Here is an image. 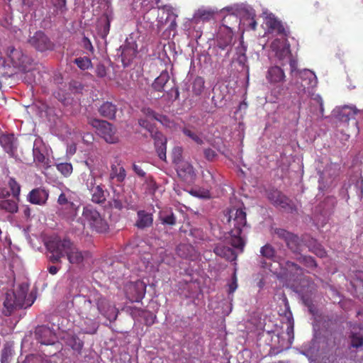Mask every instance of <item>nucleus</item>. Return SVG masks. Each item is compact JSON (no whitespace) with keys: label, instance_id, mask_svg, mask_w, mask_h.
<instances>
[{"label":"nucleus","instance_id":"f257e3e1","mask_svg":"<svg viewBox=\"0 0 363 363\" xmlns=\"http://www.w3.org/2000/svg\"><path fill=\"white\" fill-rule=\"evenodd\" d=\"M83 311L90 316V325L82 329L84 333L89 334L96 333L97 325L93 319L99 317L100 314L109 320H115L118 314L116 308L97 291H91L87 296L84 297Z\"/></svg>","mask_w":363,"mask_h":363},{"label":"nucleus","instance_id":"f03ea898","mask_svg":"<svg viewBox=\"0 0 363 363\" xmlns=\"http://www.w3.org/2000/svg\"><path fill=\"white\" fill-rule=\"evenodd\" d=\"M47 248L48 259L52 263L60 262L61 258L66 256L70 264L80 266L88 255L87 252L80 250L69 239L50 241Z\"/></svg>","mask_w":363,"mask_h":363},{"label":"nucleus","instance_id":"7ed1b4c3","mask_svg":"<svg viewBox=\"0 0 363 363\" xmlns=\"http://www.w3.org/2000/svg\"><path fill=\"white\" fill-rule=\"evenodd\" d=\"M241 19L233 15L225 16L218 27L216 36V48L225 51L223 57H228L231 51L233 38L235 28L240 25Z\"/></svg>","mask_w":363,"mask_h":363},{"label":"nucleus","instance_id":"20e7f679","mask_svg":"<svg viewBox=\"0 0 363 363\" xmlns=\"http://www.w3.org/2000/svg\"><path fill=\"white\" fill-rule=\"evenodd\" d=\"M28 291V284L26 283L21 284L13 290L8 291L5 295L4 306L6 315H10L13 311L20 308H26L33 305L35 298L29 296H27Z\"/></svg>","mask_w":363,"mask_h":363},{"label":"nucleus","instance_id":"39448f33","mask_svg":"<svg viewBox=\"0 0 363 363\" xmlns=\"http://www.w3.org/2000/svg\"><path fill=\"white\" fill-rule=\"evenodd\" d=\"M230 227H233L230 230V245L242 251L245 246V241L241 237L242 229L246 225V213L243 210L233 208L229 210L228 215L225 216Z\"/></svg>","mask_w":363,"mask_h":363},{"label":"nucleus","instance_id":"423d86ee","mask_svg":"<svg viewBox=\"0 0 363 363\" xmlns=\"http://www.w3.org/2000/svg\"><path fill=\"white\" fill-rule=\"evenodd\" d=\"M298 94H311L313 88L318 84V79L313 72L304 69L297 77L294 78L293 84Z\"/></svg>","mask_w":363,"mask_h":363},{"label":"nucleus","instance_id":"0eeeda50","mask_svg":"<svg viewBox=\"0 0 363 363\" xmlns=\"http://www.w3.org/2000/svg\"><path fill=\"white\" fill-rule=\"evenodd\" d=\"M227 11L228 13L226 16L233 15L235 17L242 16L243 24L247 21V26L252 30H255L257 27V22L255 19V12L252 7L246 4H234L224 7L220 10V12Z\"/></svg>","mask_w":363,"mask_h":363},{"label":"nucleus","instance_id":"6e6552de","mask_svg":"<svg viewBox=\"0 0 363 363\" xmlns=\"http://www.w3.org/2000/svg\"><path fill=\"white\" fill-rule=\"evenodd\" d=\"M82 219L92 229L95 230L98 233H104L108 229V224L106 221L91 206H86L84 207Z\"/></svg>","mask_w":363,"mask_h":363},{"label":"nucleus","instance_id":"1a4fd4ad","mask_svg":"<svg viewBox=\"0 0 363 363\" xmlns=\"http://www.w3.org/2000/svg\"><path fill=\"white\" fill-rule=\"evenodd\" d=\"M139 125L151 132V136L154 140L155 147L160 160L165 161L167 150V138L160 132H152V125L147 119H140Z\"/></svg>","mask_w":363,"mask_h":363},{"label":"nucleus","instance_id":"9d476101","mask_svg":"<svg viewBox=\"0 0 363 363\" xmlns=\"http://www.w3.org/2000/svg\"><path fill=\"white\" fill-rule=\"evenodd\" d=\"M218 10L211 7L201 6L195 11L193 17L184 24V29L190 30L194 25L213 20Z\"/></svg>","mask_w":363,"mask_h":363},{"label":"nucleus","instance_id":"9b49d317","mask_svg":"<svg viewBox=\"0 0 363 363\" xmlns=\"http://www.w3.org/2000/svg\"><path fill=\"white\" fill-rule=\"evenodd\" d=\"M136 37L137 34H130L126 38L125 44L120 47V50H121V61L124 67H128L136 57L138 52Z\"/></svg>","mask_w":363,"mask_h":363},{"label":"nucleus","instance_id":"f8f14e48","mask_svg":"<svg viewBox=\"0 0 363 363\" xmlns=\"http://www.w3.org/2000/svg\"><path fill=\"white\" fill-rule=\"evenodd\" d=\"M91 125L96 128L98 134L106 143L113 144L118 142L116 130L110 123L106 121L94 119L92 121Z\"/></svg>","mask_w":363,"mask_h":363},{"label":"nucleus","instance_id":"ddd939ff","mask_svg":"<svg viewBox=\"0 0 363 363\" xmlns=\"http://www.w3.org/2000/svg\"><path fill=\"white\" fill-rule=\"evenodd\" d=\"M177 16L172 6L169 5H164L158 7L157 20L160 26L169 23L168 28L170 30H175L177 28L176 19Z\"/></svg>","mask_w":363,"mask_h":363},{"label":"nucleus","instance_id":"4468645a","mask_svg":"<svg viewBox=\"0 0 363 363\" xmlns=\"http://www.w3.org/2000/svg\"><path fill=\"white\" fill-rule=\"evenodd\" d=\"M146 284L141 280L129 283L125 287L128 299L132 302L140 301L145 295Z\"/></svg>","mask_w":363,"mask_h":363},{"label":"nucleus","instance_id":"2eb2a0df","mask_svg":"<svg viewBox=\"0 0 363 363\" xmlns=\"http://www.w3.org/2000/svg\"><path fill=\"white\" fill-rule=\"evenodd\" d=\"M358 112L359 110L354 106L345 105L334 108L332 116L340 123H347L350 120L354 119Z\"/></svg>","mask_w":363,"mask_h":363},{"label":"nucleus","instance_id":"dca6fc26","mask_svg":"<svg viewBox=\"0 0 363 363\" xmlns=\"http://www.w3.org/2000/svg\"><path fill=\"white\" fill-rule=\"evenodd\" d=\"M28 43L37 50L40 52L52 50L54 47V44L42 31L35 33V34L29 38Z\"/></svg>","mask_w":363,"mask_h":363},{"label":"nucleus","instance_id":"f3484780","mask_svg":"<svg viewBox=\"0 0 363 363\" xmlns=\"http://www.w3.org/2000/svg\"><path fill=\"white\" fill-rule=\"evenodd\" d=\"M268 199L276 206L288 211H293L294 203L279 191L272 190L267 193Z\"/></svg>","mask_w":363,"mask_h":363},{"label":"nucleus","instance_id":"a211bd4d","mask_svg":"<svg viewBox=\"0 0 363 363\" xmlns=\"http://www.w3.org/2000/svg\"><path fill=\"white\" fill-rule=\"evenodd\" d=\"M8 55L14 67L26 71L28 65H30V59L21 50L10 48L8 50Z\"/></svg>","mask_w":363,"mask_h":363},{"label":"nucleus","instance_id":"6ab92c4d","mask_svg":"<svg viewBox=\"0 0 363 363\" xmlns=\"http://www.w3.org/2000/svg\"><path fill=\"white\" fill-rule=\"evenodd\" d=\"M10 192L6 188L0 189V210L14 214L18 211V201L8 199Z\"/></svg>","mask_w":363,"mask_h":363},{"label":"nucleus","instance_id":"aec40b11","mask_svg":"<svg viewBox=\"0 0 363 363\" xmlns=\"http://www.w3.org/2000/svg\"><path fill=\"white\" fill-rule=\"evenodd\" d=\"M153 211L140 209L137 211L135 226L140 230L150 228L153 224Z\"/></svg>","mask_w":363,"mask_h":363},{"label":"nucleus","instance_id":"412c9836","mask_svg":"<svg viewBox=\"0 0 363 363\" xmlns=\"http://www.w3.org/2000/svg\"><path fill=\"white\" fill-rule=\"evenodd\" d=\"M36 340L42 345H53L56 341L55 333L48 327L38 326L35 329Z\"/></svg>","mask_w":363,"mask_h":363},{"label":"nucleus","instance_id":"4be33fe9","mask_svg":"<svg viewBox=\"0 0 363 363\" xmlns=\"http://www.w3.org/2000/svg\"><path fill=\"white\" fill-rule=\"evenodd\" d=\"M49 197V192L40 187L32 189L27 195L26 200L35 205L43 206L46 203Z\"/></svg>","mask_w":363,"mask_h":363},{"label":"nucleus","instance_id":"5701e85b","mask_svg":"<svg viewBox=\"0 0 363 363\" xmlns=\"http://www.w3.org/2000/svg\"><path fill=\"white\" fill-rule=\"evenodd\" d=\"M286 75L284 70L279 66L270 67L266 74L267 82L272 85L279 84L285 81Z\"/></svg>","mask_w":363,"mask_h":363},{"label":"nucleus","instance_id":"b1692460","mask_svg":"<svg viewBox=\"0 0 363 363\" xmlns=\"http://www.w3.org/2000/svg\"><path fill=\"white\" fill-rule=\"evenodd\" d=\"M80 181L88 191L93 188L101 181V177L97 175L92 169L83 172L80 175Z\"/></svg>","mask_w":363,"mask_h":363},{"label":"nucleus","instance_id":"393cba45","mask_svg":"<svg viewBox=\"0 0 363 363\" xmlns=\"http://www.w3.org/2000/svg\"><path fill=\"white\" fill-rule=\"evenodd\" d=\"M177 173L186 182H192L196 176L193 166L188 162H181L179 163Z\"/></svg>","mask_w":363,"mask_h":363},{"label":"nucleus","instance_id":"a878e982","mask_svg":"<svg viewBox=\"0 0 363 363\" xmlns=\"http://www.w3.org/2000/svg\"><path fill=\"white\" fill-rule=\"evenodd\" d=\"M46 147L43 140L38 137L33 143V154L34 160L39 163H45Z\"/></svg>","mask_w":363,"mask_h":363},{"label":"nucleus","instance_id":"bb28decb","mask_svg":"<svg viewBox=\"0 0 363 363\" xmlns=\"http://www.w3.org/2000/svg\"><path fill=\"white\" fill-rule=\"evenodd\" d=\"M89 192L91 196V201L95 203L101 204L106 200L104 185H103L101 181L93 189L89 190Z\"/></svg>","mask_w":363,"mask_h":363},{"label":"nucleus","instance_id":"cd10ccee","mask_svg":"<svg viewBox=\"0 0 363 363\" xmlns=\"http://www.w3.org/2000/svg\"><path fill=\"white\" fill-rule=\"evenodd\" d=\"M216 255L224 257L228 261H234L237 258V255L231 248L225 247L223 245H218L214 248Z\"/></svg>","mask_w":363,"mask_h":363},{"label":"nucleus","instance_id":"c85d7f7f","mask_svg":"<svg viewBox=\"0 0 363 363\" xmlns=\"http://www.w3.org/2000/svg\"><path fill=\"white\" fill-rule=\"evenodd\" d=\"M286 335L288 336V342L286 344V345H281L282 347H285L286 349L289 348L293 342V340L294 339V318L292 317L291 313L289 311L288 313V315H286Z\"/></svg>","mask_w":363,"mask_h":363},{"label":"nucleus","instance_id":"c756f323","mask_svg":"<svg viewBox=\"0 0 363 363\" xmlns=\"http://www.w3.org/2000/svg\"><path fill=\"white\" fill-rule=\"evenodd\" d=\"M350 347L354 348L357 350L363 347V329H359L357 332L354 328L350 336Z\"/></svg>","mask_w":363,"mask_h":363},{"label":"nucleus","instance_id":"7c9ffc66","mask_svg":"<svg viewBox=\"0 0 363 363\" xmlns=\"http://www.w3.org/2000/svg\"><path fill=\"white\" fill-rule=\"evenodd\" d=\"M262 14L264 16L267 21V25L273 30H277L279 33H284V28L281 25V22L278 21L274 16L268 12L267 10L263 11Z\"/></svg>","mask_w":363,"mask_h":363},{"label":"nucleus","instance_id":"2f4dec72","mask_svg":"<svg viewBox=\"0 0 363 363\" xmlns=\"http://www.w3.org/2000/svg\"><path fill=\"white\" fill-rule=\"evenodd\" d=\"M169 80V74L167 70L162 71L152 84V88L156 91H163L164 86Z\"/></svg>","mask_w":363,"mask_h":363},{"label":"nucleus","instance_id":"473e14b6","mask_svg":"<svg viewBox=\"0 0 363 363\" xmlns=\"http://www.w3.org/2000/svg\"><path fill=\"white\" fill-rule=\"evenodd\" d=\"M116 111V105L108 101L104 102L99 108L100 114L109 119L115 118Z\"/></svg>","mask_w":363,"mask_h":363},{"label":"nucleus","instance_id":"72a5a7b5","mask_svg":"<svg viewBox=\"0 0 363 363\" xmlns=\"http://www.w3.org/2000/svg\"><path fill=\"white\" fill-rule=\"evenodd\" d=\"M159 218L163 225H174L176 223V217L170 208H164L159 213Z\"/></svg>","mask_w":363,"mask_h":363},{"label":"nucleus","instance_id":"f704fd0d","mask_svg":"<svg viewBox=\"0 0 363 363\" xmlns=\"http://www.w3.org/2000/svg\"><path fill=\"white\" fill-rule=\"evenodd\" d=\"M0 144L8 154L13 155L16 145L12 135H2L0 138Z\"/></svg>","mask_w":363,"mask_h":363},{"label":"nucleus","instance_id":"c9c22d12","mask_svg":"<svg viewBox=\"0 0 363 363\" xmlns=\"http://www.w3.org/2000/svg\"><path fill=\"white\" fill-rule=\"evenodd\" d=\"M247 46L245 45L244 42L241 40H240L238 45L235 48V55H236V60L238 62L244 66L247 62V56H246Z\"/></svg>","mask_w":363,"mask_h":363},{"label":"nucleus","instance_id":"e433bc0d","mask_svg":"<svg viewBox=\"0 0 363 363\" xmlns=\"http://www.w3.org/2000/svg\"><path fill=\"white\" fill-rule=\"evenodd\" d=\"M133 170L134 172L139 177L144 179L145 182H146L150 189H155V182H154L152 177L151 176H147L146 172L142 169V167L136 164H133Z\"/></svg>","mask_w":363,"mask_h":363},{"label":"nucleus","instance_id":"4c0bfd02","mask_svg":"<svg viewBox=\"0 0 363 363\" xmlns=\"http://www.w3.org/2000/svg\"><path fill=\"white\" fill-rule=\"evenodd\" d=\"M126 177V172L123 167L112 165L111 171L110 173L111 179H116L118 182H122L124 181Z\"/></svg>","mask_w":363,"mask_h":363},{"label":"nucleus","instance_id":"58836bf2","mask_svg":"<svg viewBox=\"0 0 363 363\" xmlns=\"http://www.w3.org/2000/svg\"><path fill=\"white\" fill-rule=\"evenodd\" d=\"M286 243L292 252H298L300 250L301 241L297 235L291 233L286 240Z\"/></svg>","mask_w":363,"mask_h":363},{"label":"nucleus","instance_id":"ea45409f","mask_svg":"<svg viewBox=\"0 0 363 363\" xmlns=\"http://www.w3.org/2000/svg\"><path fill=\"white\" fill-rule=\"evenodd\" d=\"M179 92L176 86L172 87L169 91H166L161 97L167 104H172L179 98Z\"/></svg>","mask_w":363,"mask_h":363},{"label":"nucleus","instance_id":"a19ab883","mask_svg":"<svg viewBox=\"0 0 363 363\" xmlns=\"http://www.w3.org/2000/svg\"><path fill=\"white\" fill-rule=\"evenodd\" d=\"M8 186L10 188V195L11 194L14 199L19 201L21 194V186L15 180V179L11 177L8 182Z\"/></svg>","mask_w":363,"mask_h":363},{"label":"nucleus","instance_id":"79ce46f5","mask_svg":"<svg viewBox=\"0 0 363 363\" xmlns=\"http://www.w3.org/2000/svg\"><path fill=\"white\" fill-rule=\"evenodd\" d=\"M111 206L118 210H121L124 208L127 209H133L134 207V205L132 203V202H129L126 199L122 200L120 199H113Z\"/></svg>","mask_w":363,"mask_h":363},{"label":"nucleus","instance_id":"37998d69","mask_svg":"<svg viewBox=\"0 0 363 363\" xmlns=\"http://www.w3.org/2000/svg\"><path fill=\"white\" fill-rule=\"evenodd\" d=\"M308 248L310 251L320 257H323L326 255V252L324 248L315 240L311 241L309 243Z\"/></svg>","mask_w":363,"mask_h":363},{"label":"nucleus","instance_id":"c03bdc74","mask_svg":"<svg viewBox=\"0 0 363 363\" xmlns=\"http://www.w3.org/2000/svg\"><path fill=\"white\" fill-rule=\"evenodd\" d=\"M297 260L311 270L317 267V263L312 257L301 255L297 258Z\"/></svg>","mask_w":363,"mask_h":363},{"label":"nucleus","instance_id":"a18cd8bd","mask_svg":"<svg viewBox=\"0 0 363 363\" xmlns=\"http://www.w3.org/2000/svg\"><path fill=\"white\" fill-rule=\"evenodd\" d=\"M260 253L263 257L270 260H272L275 257V250L272 245L269 244H267L261 247Z\"/></svg>","mask_w":363,"mask_h":363},{"label":"nucleus","instance_id":"49530a36","mask_svg":"<svg viewBox=\"0 0 363 363\" xmlns=\"http://www.w3.org/2000/svg\"><path fill=\"white\" fill-rule=\"evenodd\" d=\"M57 169L65 177H69L72 172V165L71 163L62 162L57 164Z\"/></svg>","mask_w":363,"mask_h":363},{"label":"nucleus","instance_id":"de8ad7c7","mask_svg":"<svg viewBox=\"0 0 363 363\" xmlns=\"http://www.w3.org/2000/svg\"><path fill=\"white\" fill-rule=\"evenodd\" d=\"M204 79L201 77H197L193 82L192 91L196 95H200L204 88Z\"/></svg>","mask_w":363,"mask_h":363},{"label":"nucleus","instance_id":"09e8293b","mask_svg":"<svg viewBox=\"0 0 363 363\" xmlns=\"http://www.w3.org/2000/svg\"><path fill=\"white\" fill-rule=\"evenodd\" d=\"M74 62L82 70L88 69L91 67V60L87 57L76 58Z\"/></svg>","mask_w":363,"mask_h":363},{"label":"nucleus","instance_id":"8fccbe9b","mask_svg":"<svg viewBox=\"0 0 363 363\" xmlns=\"http://www.w3.org/2000/svg\"><path fill=\"white\" fill-rule=\"evenodd\" d=\"M143 113L150 118L157 120L161 123H163L164 121H167V117L164 116H162L160 114L156 113L151 108H145L143 110Z\"/></svg>","mask_w":363,"mask_h":363},{"label":"nucleus","instance_id":"3c124183","mask_svg":"<svg viewBox=\"0 0 363 363\" xmlns=\"http://www.w3.org/2000/svg\"><path fill=\"white\" fill-rule=\"evenodd\" d=\"M70 194L71 191L67 188H65V189L62 191V193L58 197L57 203L60 205L69 204L70 206H72L73 203L69 202L68 201V196H69Z\"/></svg>","mask_w":363,"mask_h":363},{"label":"nucleus","instance_id":"603ef678","mask_svg":"<svg viewBox=\"0 0 363 363\" xmlns=\"http://www.w3.org/2000/svg\"><path fill=\"white\" fill-rule=\"evenodd\" d=\"M13 355V350L10 346H5L1 351V363H9Z\"/></svg>","mask_w":363,"mask_h":363},{"label":"nucleus","instance_id":"864d4df0","mask_svg":"<svg viewBox=\"0 0 363 363\" xmlns=\"http://www.w3.org/2000/svg\"><path fill=\"white\" fill-rule=\"evenodd\" d=\"M286 267L289 272L291 274L298 275L301 274L303 272L302 268H301L298 264H295L294 262L290 261L286 262Z\"/></svg>","mask_w":363,"mask_h":363},{"label":"nucleus","instance_id":"5fc2aeb1","mask_svg":"<svg viewBox=\"0 0 363 363\" xmlns=\"http://www.w3.org/2000/svg\"><path fill=\"white\" fill-rule=\"evenodd\" d=\"M352 284L355 288L363 287V271L358 270L354 272Z\"/></svg>","mask_w":363,"mask_h":363},{"label":"nucleus","instance_id":"6e6d98bb","mask_svg":"<svg viewBox=\"0 0 363 363\" xmlns=\"http://www.w3.org/2000/svg\"><path fill=\"white\" fill-rule=\"evenodd\" d=\"M141 316L144 319L147 325H152L154 324L156 319V315L150 311H143Z\"/></svg>","mask_w":363,"mask_h":363},{"label":"nucleus","instance_id":"4d7b16f0","mask_svg":"<svg viewBox=\"0 0 363 363\" xmlns=\"http://www.w3.org/2000/svg\"><path fill=\"white\" fill-rule=\"evenodd\" d=\"M191 194L200 199H209L211 197L209 191L203 189L191 190Z\"/></svg>","mask_w":363,"mask_h":363},{"label":"nucleus","instance_id":"13d9d810","mask_svg":"<svg viewBox=\"0 0 363 363\" xmlns=\"http://www.w3.org/2000/svg\"><path fill=\"white\" fill-rule=\"evenodd\" d=\"M289 65L291 68V76L292 78L290 83L293 84L294 78L297 77L301 70H298L297 69L298 63L295 60L290 59Z\"/></svg>","mask_w":363,"mask_h":363},{"label":"nucleus","instance_id":"bf43d9fd","mask_svg":"<svg viewBox=\"0 0 363 363\" xmlns=\"http://www.w3.org/2000/svg\"><path fill=\"white\" fill-rule=\"evenodd\" d=\"M182 156V148L181 147H174L172 150V157L174 163L179 164L181 162Z\"/></svg>","mask_w":363,"mask_h":363},{"label":"nucleus","instance_id":"052dcab7","mask_svg":"<svg viewBox=\"0 0 363 363\" xmlns=\"http://www.w3.org/2000/svg\"><path fill=\"white\" fill-rule=\"evenodd\" d=\"M183 132L186 136L195 141L197 144H201L203 143V140L191 130L185 128Z\"/></svg>","mask_w":363,"mask_h":363},{"label":"nucleus","instance_id":"680f3d73","mask_svg":"<svg viewBox=\"0 0 363 363\" xmlns=\"http://www.w3.org/2000/svg\"><path fill=\"white\" fill-rule=\"evenodd\" d=\"M69 345L74 350L77 352H80L84 345L83 342L77 337H73Z\"/></svg>","mask_w":363,"mask_h":363},{"label":"nucleus","instance_id":"e2e57ef3","mask_svg":"<svg viewBox=\"0 0 363 363\" xmlns=\"http://www.w3.org/2000/svg\"><path fill=\"white\" fill-rule=\"evenodd\" d=\"M160 0H142L141 6L145 11H148L153 7L154 4H157Z\"/></svg>","mask_w":363,"mask_h":363},{"label":"nucleus","instance_id":"0e129e2a","mask_svg":"<svg viewBox=\"0 0 363 363\" xmlns=\"http://www.w3.org/2000/svg\"><path fill=\"white\" fill-rule=\"evenodd\" d=\"M22 363H43L40 356L30 354L26 357Z\"/></svg>","mask_w":363,"mask_h":363},{"label":"nucleus","instance_id":"69168bd1","mask_svg":"<svg viewBox=\"0 0 363 363\" xmlns=\"http://www.w3.org/2000/svg\"><path fill=\"white\" fill-rule=\"evenodd\" d=\"M52 2L61 13H63L66 10V0H52Z\"/></svg>","mask_w":363,"mask_h":363},{"label":"nucleus","instance_id":"338daca9","mask_svg":"<svg viewBox=\"0 0 363 363\" xmlns=\"http://www.w3.org/2000/svg\"><path fill=\"white\" fill-rule=\"evenodd\" d=\"M217 154L215 150L211 148H207L204 150V156L206 160L208 161H212L216 157Z\"/></svg>","mask_w":363,"mask_h":363},{"label":"nucleus","instance_id":"774afa93","mask_svg":"<svg viewBox=\"0 0 363 363\" xmlns=\"http://www.w3.org/2000/svg\"><path fill=\"white\" fill-rule=\"evenodd\" d=\"M23 216L26 220H29L31 218V208L28 205H23L21 208Z\"/></svg>","mask_w":363,"mask_h":363}]
</instances>
